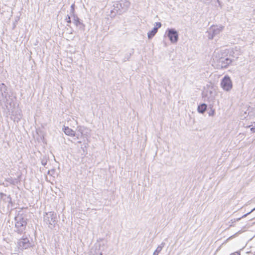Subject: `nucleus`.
I'll use <instances>...</instances> for the list:
<instances>
[{"label":"nucleus","mask_w":255,"mask_h":255,"mask_svg":"<svg viewBox=\"0 0 255 255\" xmlns=\"http://www.w3.org/2000/svg\"><path fill=\"white\" fill-rule=\"evenodd\" d=\"M27 222L25 220L21 218L17 220L15 223V228L19 234H21L25 229Z\"/></svg>","instance_id":"1"},{"label":"nucleus","mask_w":255,"mask_h":255,"mask_svg":"<svg viewBox=\"0 0 255 255\" xmlns=\"http://www.w3.org/2000/svg\"><path fill=\"white\" fill-rule=\"evenodd\" d=\"M221 86L226 91H229L232 88V82L229 76H225L221 82Z\"/></svg>","instance_id":"2"},{"label":"nucleus","mask_w":255,"mask_h":255,"mask_svg":"<svg viewBox=\"0 0 255 255\" xmlns=\"http://www.w3.org/2000/svg\"><path fill=\"white\" fill-rule=\"evenodd\" d=\"M168 36L172 42H176L178 40V35L176 31L172 29L168 30Z\"/></svg>","instance_id":"3"},{"label":"nucleus","mask_w":255,"mask_h":255,"mask_svg":"<svg viewBox=\"0 0 255 255\" xmlns=\"http://www.w3.org/2000/svg\"><path fill=\"white\" fill-rule=\"evenodd\" d=\"M18 244L19 247L21 249H26L28 245L29 244V242L27 238H22L19 240Z\"/></svg>","instance_id":"4"},{"label":"nucleus","mask_w":255,"mask_h":255,"mask_svg":"<svg viewBox=\"0 0 255 255\" xmlns=\"http://www.w3.org/2000/svg\"><path fill=\"white\" fill-rule=\"evenodd\" d=\"M64 131L68 135L70 136H74L75 135V132L74 130L71 129L68 127H65L64 129Z\"/></svg>","instance_id":"5"},{"label":"nucleus","mask_w":255,"mask_h":255,"mask_svg":"<svg viewBox=\"0 0 255 255\" xmlns=\"http://www.w3.org/2000/svg\"><path fill=\"white\" fill-rule=\"evenodd\" d=\"M207 109V105L205 104H202L198 107V111L200 113H203Z\"/></svg>","instance_id":"6"},{"label":"nucleus","mask_w":255,"mask_h":255,"mask_svg":"<svg viewBox=\"0 0 255 255\" xmlns=\"http://www.w3.org/2000/svg\"><path fill=\"white\" fill-rule=\"evenodd\" d=\"M157 32V28H154L148 33V37L149 38H152Z\"/></svg>","instance_id":"7"},{"label":"nucleus","mask_w":255,"mask_h":255,"mask_svg":"<svg viewBox=\"0 0 255 255\" xmlns=\"http://www.w3.org/2000/svg\"><path fill=\"white\" fill-rule=\"evenodd\" d=\"M161 26V24L160 22H156L155 23V25L154 28H157V30Z\"/></svg>","instance_id":"8"},{"label":"nucleus","mask_w":255,"mask_h":255,"mask_svg":"<svg viewBox=\"0 0 255 255\" xmlns=\"http://www.w3.org/2000/svg\"><path fill=\"white\" fill-rule=\"evenodd\" d=\"M67 21L68 23H71V18L69 16H68V17L67 18Z\"/></svg>","instance_id":"9"},{"label":"nucleus","mask_w":255,"mask_h":255,"mask_svg":"<svg viewBox=\"0 0 255 255\" xmlns=\"http://www.w3.org/2000/svg\"><path fill=\"white\" fill-rule=\"evenodd\" d=\"M251 130L253 132H255V128H251Z\"/></svg>","instance_id":"10"},{"label":"nucleus","mask_w":255,"mask_h":255,"mask_svg":"<svg viewBox=\"0 0 255 255\" xmlns=\"http://www.w3.org/2000/svg\"><path fill=\"white\" fill-rule=\"evenodd\" d=\"M214 111H213L212 112V113H211V114H210V115H214Z\"/></svg>","instance_id":"11"},{"label":"nucleus","mask_w":255,"mask_h":255,"mask_svg":"<svg viewBox=\"0 0 255 255\" xmlns=\"http://www.w3.org/2000/svg\"><path fill=\"white\" fill-rule=\"evenodd\" d=\"M214 111H213L212 112V113H211V114H210V115H214Z\"/></svg>","instance_id":"12"},{"label":"nucleus","mask_w":255,"mask_h":255,"mask_svg":"<svg viewBox=\"0 0 255 255\" xmlns=\"http://www.w3.org/2000/svg\"><path fill=\"white\" fill-rule=\"evenodd\" d=\"M226 60H227V61H230L231 62V60H229V59H226Z\"/></svg>","instance_id":"13"},{"label":"nucleus","mask_w":255,"mask_h":255,"mask_svg":"<svg viewBox=\"0 0 255 255\" xmlns=\"http://www.w3.org/2000/svg\"><path fill=\"white\" fill-rule=\"evenodd\" d=\"M238 255V254H237V255H236V254H234V255Z\"/></svg>","instance_id":"14"}]
</instances>
